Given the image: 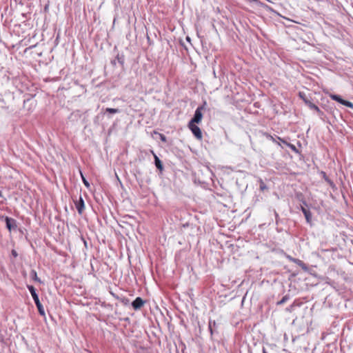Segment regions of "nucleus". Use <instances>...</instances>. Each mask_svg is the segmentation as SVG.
Instances as JSON below:
<instances>
[{
    "mask_svg": "<svg viewBox=\"0 0 353 353\" xmlns=\"http://www.w3.org/2000/svg\"><path fill=\"white\" fill-rule=\"evenodd\" d=\"M207 104L206 101L203 103V105L199 106L195 110L194 117L191 119L190 123H199L203 118L202 111L205 109V106Z\"/></svg>",
    "mask_w": 353,
    "mask_h": 353,
    "instance_id": "nucleus-1",
    "label": "nucleus"
},
{
    "mask_svg": "<svg viewBox=\"0 0 353 353\" xmlns=\"http://www.w3.org/2000/svg\"><path fill=\"white\" fill-rule=\"evenodd\" d=\"M188 128L197 139H199V140L202 139L203 136H202L201 130L199 128V127L196 125V123L189 122Z\"/></svg>",
    "mask_w": 353,
    "mask_h": 353,
    "instance_id": "nucleus-2",
    "label": "nucleus"
},
{
    "mask_svg": "<svg viewBox=\"0 0 353 353\" xmlns=\"http://www.w3.org/2000/svg\"><path fill=\"white\" fill-rule=\"evenodd\" d=\"M330 97L332 100L336 101L345 105L346 107L351 108H353V103L352 102L341 99V97L339 95L330 94Z\"/></svg>",
    "mask_w": 353,
    "mask_h": 353,
    "instance_id": "nucleus-3",
    "label": "nucleus"
},
{
    "mask_svg": "<svg viewBox=\"0 0 353 353\" xmlns=\"http://www.w3.org/2000/svg\"><path fill=\"white\" fill-rule=\"evenodd\" d=\"M75 207L79 214H82L85 210V203L83 198L81 196L79 199L74 201Z\"/></svg>",
    "mask_w": 353,
    "mask_h": 353,
    "instance_id": "nucleus-4",
    "label": "nucleus"
},
{
    "mask_svg": "<svg viewBox=\"0 0 353 353\" xmlns=\"http://www.w3.org/2000/svg\"><path fill=\"white\" fill-rule=\"evenodd\" d=\"M145 304V301L141 297H137L132 303V307L135 310L141 309Z\"/></svg>",
    "mask_w": 353,
    "mask_h": 353,
    "instance_id": "nucleus-5",
    "label": "nucleus"
},
{
    "mask_svg": "<svg viewBox=\"0 0 353 353\" xmlns=\"http://www.w3.org/2000/svg\"><path fill=\"white\" fill-rule=\"evenodd\" d=\"M305 103L311 109L315 110L319 114H322V111L319 109V108L315 105L314 103H312L309 100H305Z\"/></svg>",
    "mask_w": 353,
    "mask_h": 353,
    "instance_id": "nucleus-6",
    "label": "nucleus"
},
{
    "mask_svg": "<svg viewBox=\"0 0 353 353\" xmlns=\"http://www.w3.org/2000/svg\"><path fill=\"white\" fill-rule=\"evenodd\" d=\"M301 211L303 212L305 219L308 223H311L312 222V213L308 210L305 209L304 207L301 206Z\"/></svg>",
    "mask_w": 353,
    "mask_h": 353,
    "instance_id": "nucleus-7",
    "label": "nucleus"
},
{
    "mask_svg": "<svg viewBox=\"0 0 353 353\" xmlns=\"http://www.w3.org/2000/svg\"><path fill=\"white\" fill-rule=\"evenodd\" d=\"M28 288L32 296V299H34V303L40 301L39 296H38L37 294L36 293L35 288L32 285H28Z\"/></svg>",
    "mask_w": 353,
    "mask_h": 353,
    "instance_id": "nucleus-8",
    "label": "nucleus"
},
{
    "mask_svg": "<svg viewBox=\"0 0 353 353\" xmlns=\"http://www.w3.org/2000/svg\"><path fill=\"white\" fill-rule=\"evenodd\" d=\"M6 227L10 231H11L12 229L16 226L15 221L13 219L6 217Z\"/></svg>",
    "mask_w": 353,
    "mask_h": 353,
    "instance_id": "nucleus-9",
    "label": "nucleus"
},
{
    "mask_svg": "<svg viewBox=\"0 0 353 353\" xmlns=\"http://www.w3.org/2000/svg\"><path fill=\"white\" fill-rule=\"evenodd\" d=\"M151 153H152V154H153V156H154L156 167H157L159 170H163V165H162L161 161H160V159H159V157L156 155V154L154 152V151H153V150H151Z\"/></svg>",
    "mask_w": 353,
    "mask_h": 353,
    "instance_id": "nucleus-10",
    "label": "nucleus"
},
{
    "mask_svg": "<svg viewBox=\"0 0 353 353\" xmlns=\"http://www.w3.org/2000/svg\"><path fill=\"white\" fill-rule=\"evenodd\" d=\"M279 139L281 140L284 144H285L287 146H288L292 150H293L295 152H298V150L296 149V146L292 143H288L285 140L281 139L279 137Z\"/></svg>",
    "mask_w": 353,
    "mask_h": 353,
    "instance_id": "nucleus-11",
    "label": "nucleus"
},
{
    "mask_svg": "<svg viewBox=\"0 0 353 353\" xmlns=\"http://www.w3.org/2000/svg\"><path fill=\"white\" fill-rule=\"evenodd\" d=\"M35 304L38 309L39 313L41 316H45V311H44L43 307L42 304L41 303V302L38 301V302L35 303Z\"/></svg>",
    "mask_w": 353,
    "mask_h": 353,
    "instance_id": "nucleus-12",
    "label": "nucleus"
},
{
    "mask_svg": "<svg viewBox=\"0 0 353 353\" xmlns=\"http://www.w3.org/2000/svg\"><path fill=\"white\" fill-rule=\"evenodd\" d=\"M30 276L34 281H37L38 283H41V279L38 277L37 273L34 270H32L30 272Z\"/></svg>",
    "mask_w": 353,
    "mask_h": 353,
    "instance_id": "nucleus-13",
    "label": "nucleus"
},
{
    "mask_svg": "<svg viewBox=\"0 0 353 353\" xmlns=\"http://www.w3.org/2000/svg\"><path fill=\"white\" fill-rule=\"evenodd\" d=\"M292 261L296 263V264H298L300 267H301L304 270H307V267L305 265V264L301 260L299 259H292Z\"/></svg>",
    "mask_w": 353,
    "mask_h": 353,
    "instance_id": "nucleus-14",
    "label": "nucleus"
},
{
    "mask_svg": "<svg viewBox=\"0 0 353 353\" xmlns=\"http://www.w3.org/2000/svg\"><path fill=\"white\" fill-rule=\"evenodd\" d=\"M105 112L111 113V114H115V113H118L119 112V109H116V108H107L105 109Z\"/></svg>",
    "mask_w": 353,
    "mask_h": 353,
    "instance_id": "nucleus-15",
    "label": "nucleus"
},
{
    "mask_svg": "<svg viewBox=\"0 0 353 353\" xmlns=\"http://www.w3.org/2000/svg\"><path fill=\"white\" fill-rule=\"evenodd\" d=\"M80 174H81V178H82V181H83V184L85 185V186L88 188H90V183L89 182L86 180V179L84 177L83 173L81 172H80Z\"/></svg>",
    "mask_w": 353,
    "mask_h": 353,
    "instance_id": "nucleus-16",
    "label": "nucleus"
},
{
    "mask_svg": "<svg viewBox=\"0 0 353 353\" xmlns=\"http://www.w3.org/2000/svg\"><path fill=\"white\" fill-rule=\"evenodd\" d=\"M288 300V297L286 296H283L282 299L278 302L279 305L284 303Z\"/></svg>",
    "mask_w": 353,
    "mask_h": 353,
    "instance_id": "nucleus-17",
    "label": "nucleus"
},
{
    "mask_svg": "<svg viewBox=\"0 0 353 353\" xmlns=\"http://www.w3.org/2000/svg\"><path fill=\"white\" fill-rule=\"evenodd\" d=\"M299 97L305 101V100H308L305 96V94L304 93H302V92H299Z\"/></svg>",
    "mask_w": 353,
    "mask_h": 353,
    "instance_id": "nucleus-18",
    "label": "nucleus"
},
{
    "mask_svg": "<svg viewBox=\"0 0 353 353\" xmlns=\"http://www.w3.org/2000/svg\"><path fill=\"white\" fill-rule=\"evenodd\" d=\"M160 137H161V141H166V138H165V137L163 134H160Z\"/></svg>",
    "mask_w": 353,
    "mask_h": 353,
    "instance_id": "nucleus-19",
    "label": "nucleus"
},
{
    "mask_svg": "<svg viewBox=\"0 0 353 353\" xmlns=\"http://www.w3.org/2000/svg\"><path fill=\"white\" fill-rule=\"evenodd\" d=\"M12 255H13L14 256H15V257H16V256H17V252H16L15 250H13L12 251Z\"/></svg>",
    "mask_w": 353,
    "mask_h": 353,
    "instance_id": "nucleus-20",
    "label": "nucleus"
},
{
    "mask_svg": "<svg viewBox=\"0 0 353 353\" xmlns=\"http://www.w3.org/2000/svg\"><path fill=\"white\" fill-rule=\"evenodd\" d=\"M263 353H267V352L265 349H263Z\"/></svg>",
    "mask_w": 353,
    "mask_h": 353,
    "instance_id": "nucleus-21",
    "label": "nucleus"
}]
</instances>
